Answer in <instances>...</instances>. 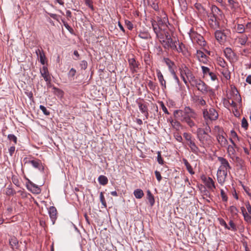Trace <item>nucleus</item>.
<instances>
[{"mask_svg": "<svg viewBox=\"0 0 251 251\" xmlns=\"http://www.w3.org/2000/svg\"><path fill=\"white\" fill-rule=\"evenodd\" d=\"M75 74L76 70L74 68H71L68 74L69 78L71 79H74V77L75 75Z\"/></svg>", "mask_w": 251, "mask_h": 251, "instance_id": "obj_43", "label": "nucleus"}, {"mask_svg": "<svg viewBox=\"0 0 251 251\" xmlns=\"http://www.w3.org/2000/svg\"><path fill=\"white\" fill-rule=\"evenodd\" d=\"M201 68L204 76L208 75L210 77L211 80L212 81H215L217 79V77L216 74L214 73L211 72L208 67L201 66Z\"/></svg>", "mask_w": 251, "mask_h": 251, "instance_id": "obj_12", "label": "nucleus"}, {"mask_svg": "<svg viewBox=\"0 0 251 251\" xmlns=\"http://www.w3.org/2000/svg\"><path fill=\"white\" fill-rule=\"evenodd\" d=\"M244 220L248 224H251V215L250 213L244 214L243 215Z\"/></svg>", "mask_w": 251, "mask_h": 251, "instance_id": "obj_45", "label": "nucleus"}, {"mask_svg": "<svg viewBox=\"0 0 251 251\" xmlns=\"http://www.w3.org/2000/svg\"><path fill=\"white\" fill-rule=\"evenodd\" d=\"M182 161L187 169V170L188 171V172L191 175H194L195 174V172L193 170L192 167L190 164V163L188 162L187 159L185 158H183Z\"/></svg>", "mask_w": 251, "mask_h": 251, "instance_id": "obj_30", "label": "nucleus"}, {"mask_svg": "<svg viewBox=\"0 0 251 251\" xmlns=\"http://www.w3.org/2000/svg\"><path fill=\"white\" fill-rule=\"evenodd\" d=\"M138 36L140 38L144 39H148L151 38L149 33L146 31L140 32Z\"/></svg>", "mask_w": 251, "mask_h": 251, "instance_id": "obj_40", "label": "nucleus"}, {"mask_svg": "<svg viewBox=\"0 0 251 251\" xmlns=\"http://www.w3.org/2000/svg\"><path fill=\"white\" fill-rule=\"evenodd\" d=\"M183 136L185 138V140L187 141H188V142L192 140V135L190 133H188L187 132H184L183 134Z\"/></svg>", "mask_w": 251, "mask_h": 251, "instance_id": "obj_51", "label": "nucleus"}, {"mask_svg": "<svg viewBox=\"0 0 251 251\" xmlns=\"http://www.w3.org/2000/svg\"><path fill=\"white\" fill-rule=\"evenodd\" d=\"M214 131L216 132V135H220L225 133L223 129L219 126H216L214 127Z\"/></svg>", "mask_w": 251, "mask_h": 251, "instance_id": "obj_39", "label": "nucleus"}, {"mask_svg": "<svg viewBox=\"0 0 251 251\" xmlns=\"http://www.w3.org/2000/svg\"><path fill=\"white\" fill-rule=\"evenodd\" d=\"M38 57L39 58L40 63L42 65H45L46 63V57L44 52H41V54Z\"/></svg>", "mask_w": 251, "mask_h": 251, "instance_id": "obj_42", "label": "nucleus"}, {"mask_svg": "<svg viewBox=\"0 0 251 251\" xmlns=\"http://www.w3.org/2000/svg\"><path fill=\"white\" fill-rule=\"evenodd\" d=\"M148 85L150 89L151 90H155L156 87V85L151 80H150L148 82Z\"/></svg>", "mask_w": 251, "mask_h": 251, "instance_id": "obj_49", "label": "nucleus"}, {"mask_svg": "<svg viewBox=\"0 0 251 251\" xmlns=\"http://www.w3.org/2000/svg\"><path fill=\"white\" fill-rule=\"evenodd\" d=\"M221 72L226 79H230V73L227 68L225 67L223 68Z\"/></svg>", "mask_w": 251, "mask_h": 251, "instance_id": "obj_32", "label": "nucleus"}, {"mask_svg": "<svg viewBox=\"0 0 251 251\" xmlns=\"http://www.w3.org/2000/svg\"><path fill=\"white\" fill-rule=\"evenodd\" d=\"M80 66L81 69L85 70L87 67V62L85 60H82L80 63Z\"/></svg>", "mask_w": 251, "mask_h": 251, "instance_id": "obj_55", "label": "nucleus"}, {"mask_svg": "<svg viewBox=\"0 0 251 251\" xmlns=\"http://www.w3.org/2000/svg\"><path fill=\"white\" fill-rule=\"evenodd\" d=\"M125 24L129 30H132L133 29V25L131 22L128 20H126Z\"/></svg>", "mask_w": 251, "mask_h": 251, "instance_id": "obj_56", "label": "nucleus"}, {"mask_svg": "<svg viewBox=\"0 0 251 251\" xmlns=\"http://www.w3.org/2000/svg\"><path fill=\"white\" fill-rule=\"evenodd\" d=\"M29 163L35 168L39 170L40 171L44 170V167L41 161L39 159L31 160Z\"/></svg>", "mask_w": 251, "mask_h": 251, "instance_id": "obj_16", "label": "nucleus"}, {"mask_svg": "<svg viewBox=\"0 0 251 251\" xmlns=\"http://www.w3.org/2000/svg\"><path fill=\"white\" fill-rule=\"evenodd\" d=\"M229 31L228 30L226 31L217 30L215 32V38L220 44H223L225 43L226 40L227 32H228Z\"/></svg>", "mask_w": 251, "mask_h": 251, "instance_id": "obj_7", "label": "nucleus"}, {"mask_svg": "<svg viewBox=\"0 0 251 251\" xmlns=\"http://www.w3.org/2000/svg\"><path fill=\"white\" fill-rule=\"evenodd\" d=\"M202 115L206 126L209 125V122L216 120L219 117L218 112L212 107L203 109Z\"/></svg>", "mask_w": 251, "mask_h": 251, "instance_id": "obj_3", "label": "nucleus"}, {"mask_svg": "<svg viewBox=\"0 0 251 251\" xmlns=\"http://www.w3.org/2000/svg\"><path fill=\"white\" fill-rule=\"evenodd\" d=\"M48 212L52 224H54L57 218V210L55 207L50 206Z\"/></svg>", "mask_w": 251, "mask_h": 251, "instance_id": "obj_19", "label": "nucleus"}, {"mask_svg": "<svg viewBox=\"0 0 251 251\" xmlns=\"http://www.w3.org/2000/svg\"><path fill=\"white\" fill-rule=\"evenodd\" d=\"M224 52L225 56L229 61H233L235 59L236 54L230 48H226Z\"/></svg>", "mask_w": 251, "mask_h": 251, "instance_id": "obj_13", "label": "nucleus"}, {"mask_svg": "<svg viewBox=\"0 0 251 251\" xmlns=\"http://www.w3.org/2000/svg\"><path fill=\"white\" fill-rule=\"evenodd\" d=\"M221 192V196L222 199V200L223 201L226 202L228 200V197L225 192L224 190L223 189H221L220 190Z\"/></svg>", "mask_w": 251, "mask_h": 251, "instance_id": "obj_47", "label": "nucleus"}, {"mask_svg": "<svg viewBox=\"0 0 251 251\" xmlns=\"http://www.w3.org/2000/svg\"><path fill=\"white\" fill-rule=\"evenodd\" d=\"M218 143L222 147H226L228 145V141L226 139V134L220 135H216Z\"/></svg>", "mask_w": 251, "mask_h": 251, "instance_id": "obj_14", "label": "nucleus"}, {"mask_svg": "<svg viewBox=\"0 0 251 251\" xmlns=\"http://www.w3.org/2000/svg\"><path fill=\"white\" fill-rule=\"evenodd\" d=\"M191 84L192 86L197 87V89L203 94L213 93L212 89L200 79L196 78Z\"/></svg>", "mask_w": 251, "mask_h": 251, "instance_id": "obj_4", "label": "nucleus"}, {"mask_svg": "<svg viewBox=\"0 0 251 251\" xmlns=\"http://www.w3.org/2000/svg\"><path fill=\"white\" fill-rule=\"evenodd\" d=\"M211 11L213 14L212 18L210 19V20L213 22H215V25H217L216 23V14H219L220 12V9L216 5H213L211 6Z\"/></svg>", "mask_w": 251, "mask_h": 251, "instance_id": "obj_25", "label": "nucleus"}, {"mask_svg": "<svg viewBox=\"0 0 251 251\" xmlns=\"http://www.w3.org/2000/svg\"><path fill=\"white\" fill-rule=\"evenodd\" d=\"M9 244L13 250H14V247L16 246V240L14 238L9 239Z\"/></svg>", "mask_w": 251, "mask_h": 251, "instance_id": "obj_62", "label": "nucleus"}, {"mask_svg": "<svg viewBox=\"0 0 251 251\" xmlns=\"http://www.w3.org/2000/svg\"><path fill=\"white\" fill-rule=\"evenodd\" d=\"M163 60L168 66L169 71L170 73L175 71L176 66L173 61L170 60L169 58H164Z\"/></svg>", "mask_w": 251, "mask_h": 251, "instance_id": "obj_20", "label": "nucleus"}, {"mask_svg": "<svg viewBox=\"0 0 251 251\" xmlns=\"http://www.w3.org/2000/svg\"><path fill=\"white\" fill-rule=\"evenodd\" d=\"M149 4L155 11L159 10V7L156 0H149Z\"/></svg>", "mask_w": 251, "mask_h": 251, "instance_id": "obj_33", "label": "nucleus"}, {"mask_svg": "<svg viewBox=\"0 0 251 251\" xmlns=\"http://www.w3.org/2000/svg\"><path fill=\"white\" fill-rule=\"evenodd\" d=\"M189 36L193 43H197L201 47H204L206 45V42L204 38L201 34L190 30Z\"/></svg>", "mask_w": 251, "mask_h": 251, "instance_id": "obj_5", "label": "nucleus"}, {"mask_svg": "<svg viewBox=\"0 0 251 251\" xmlns=\"http://www.w3.org/2000/svg\"><path fill=\"white\" fill-rule=\"evenodd\" d=\"M194 7L201 13H204L205 11V9L200 3H196L194 4Z\"/></svg>", "mask_w": 251, "mask_h": 251, "instance_id": "obj_37", "label": "nucleus"}, {"mask_svg": "<svg viewBox=\"0 0 251 251\" xmlns=\"http://www.w3.org/2000/svg\"><path fill=\"white\" fill-rule=\"evenodd\" d=\"M193 102L201 105H204L206 104L205 101L201 98L198 96H194L192 98Z\"/></svg>", "mask_w": 251, "mask_h": 251, "instance_id": "obj_27", "label": "nucleus"}, {"mask_svg": "<svg viewBox=\"0 0 251 251\" xmlns=\"http://www.w3.org/2000/svg\"><path fill=\"white\" fill-rule=\"evenodd\" d=\"M181 70H182V73L186 75L191 83L196 79V77L194 75L192 72L186 65L180 68V72H181Z\"/></svg>", "mask_w": 251, "mask_h": 251, "instance_id": "obj_10", "label": "nucleus"}, {"mask_svg": "<svg viewBox=\"0 0 251 251\" xmlns=\"http://www.w3.org/2000/svg\"><path fill=\"white\" fill-rule=\"evenodd\" d=\"M229 225L230 226H229L230 227V230H233V231L236 230L237 228H236V225L234 223L233 221L230 220L229 222Z\"/></svg>", "mask_w": 251, "mask_h": 251, "instance_id": "obj_54", "label": "nucleus"}, {"mask_svg": "<svg viewBox=\"0 0 251 251\" xmlns=\"http://www.w3.org/2000/svg\"><path fill=\"white\" fill-rule=\"evenodd\" d=\"M172 75L174 79L175 80L176 82L177 83V84H179V83H180V81H179V78L177 76L176 74V72L175 71H174L172 73H170Z\"/></svg>", "mask_w": 251, "mask_h": 251, "instance_id": "obj_59", "label": "nucleus"}, {"mask_svg": "<svg viewBox=\"0 0 251 251\" xmlns=\"http://www.w3.org/2000/svg\"><path fill=\"white\" fill-rule=\"evenodd\" d=\"M157 160L159 164L161 165L163 164L164 161L161 157V153L159 151H158L157 152Z\"/></svg>", "mask_w": 251, "mask_h": 251, "instance_id": "obj_53", "label": "nucleus"}, {"mask_svg": "<svg viewBox=\"0 0 251 251\" xmlns=\"http://www.w3.org/2000/svg\"><path fill=\"white\" fill-rule=\"evenodd\" d=\"M204 182L209 190L213 191V189L216 188L215 182L211 177L205 178Z\"/></svg>", "mask_w": 251, "mask_h": 251, "instance_id": "obj_21", "label": "nucleus"}, {"mask_svg": "<svg viewBox=\"0 0 251 251\" xmlns=\"http://www.w3.org/2000/svg\"><path fill=\"white\" fill-rule=\"evenodd\" d=\"M53 89L54 90V93L55 95L60 97L63 96V92L61 90L54 86L53 87Z\"/></svg>", "mask_w": 251, "mask_h": 251, "instance_id": "obj_41", "label": "nucleus"}, {"mask_svg": "<svg viewBox=\"0 0 251 251\" xmlns=\"http://www.w3.org/2000/svg\"><path fill=\"white\" fill-rule=\"evenodd\" d=\"M228 171L218 169L217 173V181L221 185H223L226 181Z\"/></svg>", "mask_w": 251, "mask_h": 251, "instance_id": "obj_8", "label": "nucleus"}, {"mask_svg": "<svg viewBox=\"0 0 251 251\" xmlns=\"http://www.w3.org/2000/svg\"><path fill=\"white\" fill-rule=\"evenodd\" d=\"M100 202H101V204L104 207H106V201L105 200L104 197L103 193L102 192H101L100 193Z\"/></svg>", "mask_w": 251, "mask_h": 251, "instance_id": "obj_50", "label": "nucleus"}, {"mask_svg": "<svg viewBox=\"0 0 251 251\" xmlns=\"http://www.w3.org/2000/svg\"><path fill=\"white\" fill-rule=\"evenodd\" d=\"M237 40L238 44L241 46H245L248 40V37L247 35L244 34L238 36Z\"/></svg>", "mask_w": 251, "mask_h": 251, "instance_id": "obj_26", "label": "nucleus"}, {"mask_svg": "<svg viewBox=\"0 0 251 251\" xmlns=\"http://www.w3.org/2000/svg\"><path fill=\"white\" fill-rule=\"evenodd\" d=\"M136 102L137 103L139 110L142 113L148 110L147 102L142 103L141 101H138V100H137Z\"/></svg>", "mask_w": 251, "mask_h": 251, "instance_id": "obj_28", "label": "nucleus"}, {"mask_svg": "<svg viewBox=\"0 0 251 251\" xmlns=\"http://www.w3.org/2000/svg\"><path fill=\"white\" fill-rule=\"evenodd\" d=\"M156 74L162 89L163 90H164L166 88V80L164 79V76L159 70H156Z\"/></svg>", "mask_w": 251, "mask_h": 251, "instance_id": "obj_17", "label": "nucleus"}, {"mask_svg": "<svg viewBox=\"0 0 251 251\" xmlns=\"http://www.w3.org/2000/svg\"><path fill=\"white\" fill-rule=\"evenodd\" d=\"M218 64H219V65L220 66H221L223 68H225L226 66V62H225V61L222 59V58H220L219 60H218Z\"/></svg>", "mask_w": 251, "mask_h": 251, "instance_id": "obj_58", "label": "nucleus"}, {"mask_svg": "<svg viewBox=\"0 0 251 251\" xmlns=\"http://www.w3.org/2000/svg\"><path fill=\"white\" fill-rule=\"evenodd\" d=\"M188 145L190 148L191 151L195 154L198 155L200 152V150L199 147L195 144L194 141L192 140L188 142Z\"/></svg>", "mask_w": 251, "mask_h": 251, "instance_id": "obj_23", "label": "nucleus"}, {"mask_svg": "<svg viewBox=\"0 0 251 251\" xmlns=\"http://www.w3.org/2000/svg\"><path fill=\"white\" fill-rule=\"evenodd\" d=\"M41 76L44 78L45 81H49L48 78L50 77L48 67L44 66L40 70Z\"/></svg>", "mask_w": 251, "mask_h": 251, "instance_id": "obj_22", "label": "nucleus"}, {"mask_svg": "<svg viewBox=\"0 0 251 251\" xmlns=\"http://www.w3.org/2000/svg\"><path fill=\"white\" fill-rule=\"evenodd\" d=\"M156 178L158 182H160L162 179V176L160 172L158 171H155L154 172Z\"/></svg>", "mask_w": 251, "mask_h": 251, "instance_id": "obj_63", "label": "nucleus"}, {"mask_svg": "<svg viewBox=\"0 0 251 251\" xmlns=\"http://www.w3.org/2000/svg\"><path fill=\"white\" fill-rule=\"evenodd\" d=\"M165 39L160 41L164 49L168 50L170 48H176V41H174L168 32L165 33Z\"/></svg>", "mask_w": 251, "mask_h": 251, "instance_id": "obj_6", "label": "nucleus"}, {"mask_svg": "<svg viewBox=\"0 0 251 251\" xmlns=\"http://www.w3.org/2000/svg\"><path fill=\"white\" fill-rule=\"evenodd\" d=\"M248 126V123L247 121L245 118H243L242 120V127L247 129Z\"/></svg>", "mask_w": 251, "mask_h": 251, "instance_id": "obj_60", "label": "nucleus"}, {"mask_svg": "<svg viewBox=\"0 0 251 251\" xmlns=\"http://www.w3.org/2000/svg\"><path fill=\"white\" fill-rule=\"evenodd\" d=\"M218 160L220 162L221 165L219 167V169L224 170L229 172L231 169L228 160L224 157H218Z\"/></svg>", "mask_w": 251, "mask_h": 251, "instance_id": "obj_9", "label": "nucleus"}, {"mask_svg": "<svg viewBox=\"0 0 251 251\" xmlns=\"http://www.w3.org/2000/svg\"><path fill=\"white\" fill-rule=\"evenodd\" d=\"M129 68L132 73L134 74L138 72L139 63L136 61L134 58H129L128 59Z\"/></svg>", "mask_w": 251, "mask_h": 251, "instance_id": "obj_11", "label": "nucleus"}, {"mask_svg": "<svg viewBox=\"0 0 251 251\" xmlns=\"http://www.w3.org/2000/svg\"><path fill=\"white\" fill-rule=\"evenodd\" d=\"M196 56L200 62H201L203 64H206L207 63V57L203 51L200 50H197L196 53Z\"/></svg>", "mask_w": 251, "mask_h": 251, "instance_id": "obj_15", "label": "nucleus"}, {"mask_svg": "<svg viewBox=\"0 0 251 251\" xmlns=\"http://www.w3.org/2000/svg\"><path fill=\"white\" fill-rule=\"evenodd\" d=\"M147 199L149 201V202L150 203L151 206H153L154 204V198L153 195L150 192V191H148L147 192Z\"/></svg>", "mask_w": 251, "mask_h": 251, "instance_id": "obj_34", "label": "nucleus"}, {"mask_svg": "<svg viewBox=\"0 0 251 251\" xmlns=\"http://www.w3.org/2000/svg\"><path fill=\"white\" fill-rule=\"evenodd\" d=\"M235 29L236 32L242 34L245 31V27L243 24H237L235 26Z\"/></svg>", "mask_w": 251, "mask_h": 251, "instance_id": "obj_31", "label": "nucleus"}, {"mask_svg": "<svg viewBox=\"0 0 251 251\" xmlns=\"http://www.w3.org/2000/svg\"><path fill=\"white\" fill-rule=\"evenodd\" d=\"M236 148V147H233V146H231V145L228 146L227 152L228 156L232 159H233V158L234 157V155L236 152L235 148Z\"/></svg>", "mask_w": 251, "mask_h": 251, "instance_id": "obj_29", "label": "nucleus"}, {"mask_svg": "<svg viewBox=\"0 0 251 251\" xmlns=\"http://www.w3.org/2000/svg\"><path fill=\"white\" fill-rule=\"evenodd\" d=\"M134 195L136 198L141 199L144 196V193L141 189H137L134 190Z\"/></svg>", "mask_w": 251, "mask_h": 251, "instance_id": "obj_38", "label": "nucleus"}, {"mask_svg": "<svg viewBox=\"0 0 251 251\" xmlns=\"http://www.w3.org/2000/svg\"><path fill=\"white\" fill-rule=\"evenodd\" d=\"M229 210L233 215H237L238 213V210L235 206L232 205L229 207Z\"/></svg>", "mask_w": 251, "mask_h": 251, "instance_id": "obj_44", "label": "nucleus"}, {"mask_svg": "<svg viewBox=\"0 0 251 251\" xmlns=\"http://www.w3.org/2000/svg\"><path fill=\"white\" fill-rule=\"evenodd\" d=\"M173 114L176 118L186 123L189 127H193L196 126L193 120L197 119L198 114L190 107L185 106L183 110H176Z\"/></svg>", "mask_w": 251, "mask_h": 251, "instance_id": "obj_1", "label": "nucleus"}, {"mask_svg": "<svg viewBox=\"0 0 251 251\" xmlns=\"http://www.w3.org/2000/svg\"><path fill=\"white\" fill-rule=\"evenodd\" d=\"M28 189L33 193L38 194L41 193L40 188L32 182H29L27 185Z\"/></svg>", "mask_w": 251, "mask_h": 251, "instance_id": "obj_18", "label": "nucleus"}, {"mask_svg": "<svg viewBox=\"0 0 251 251\" xmlns=\"http://www.w3.org/2000/svg\"><path fill=\"white\" fill-rule=\"evenodd\" d=\"M14 194V190L8 186L6 189V194L8 196L13 195Z\"/></svg>", "mask_w": 251, "mask_h": 251, "instance_id": "obj_52", "label": "nucleus"}, {"mask_svg": "<svg viewBox=\"0 0 251 251\" xmlns=\"http://www.w3.org/2000/svg\"><path fill=\"white\" fill-rule=\"evenodd\" d=\"M160 106L162 109V110L163 111V112L167 114H169V112H168L167 108L166 107V106H165L164 103L162 102V101H161L160 102Z\"/></svg>", "mask_w": 251, "mask_h": 251, "instance_id": "obj_61", "label": "nucleus"}, {"mask_svg": "<svg viewBox=\"0 0 251 251\" xmlns=\"http://www.w3.org/2000/svg\"><path fill=\"white\" fill-rule=\"evenodd\" d=\"M108 179L106 176L100 175L98 177V181L99 183L102 185H105L108 183Z\"/></svg>", "mask_w": 251, "mask_h": 251, "instance_id": "obj_36", "label": "nucleus"}, {"mask_svg": "<svg viewBox=\"0 0 251 251\" xmlns=\"http://www.w3.org/2000/svg\"><path fill=\"white\" fill-rule=\"evenodd\" d=\"M226 102H227L229 105L232 106L235 109L237 110V104L233 100H231L230 101L229 100H226Z\"/></svg>", "mask_w": 251, "mask_h": 251, "instance_id": "obj_64", "label": "nucleus"}, {"mask_svg": "<svg viewBox=\"0 0 251 251\" xmlns=\"http://www.w3.org/2000/svg\"><path fill=\"white\" fill-rule=\"evenodd\" d=\"M40 109L42 111V112L46 116H48L50 115V112L49 110L47 109V108L43 105H40L39 106Z\"/></svg>", "mask_w": 251, "mask_h": 251, "instance_id": "obj_48", "label": "nucleus"}, {"mask_svg": "<svg viewBox=\"0 0 251 251\" xmlns=\"http://www.w3.org/2000/svg\"><path fill=\"white\" fill-rule=\"evenodd\" d=\"M85 4L87 6H88L89 8H90L92 10L94 9V7L93 5V2L91 0H84Z\"/></svg>", "mask_w": 251, "mask_h": 251, "instance_id": "obj_57", "label": "nucleus"}, {"mask_svg": "<svg viewBox=\"0 0 251 251\" xmlns=\"http://www.w3.org/2000/svg\"><path fill=\"white\" fill-rule=\"evenodd\" d=\"M177 44V43L176 44ZM178 46L176 45V48H173L172 50L177 51L178 52H182L184 53V49L185 48L184 45L182 43L178 42Z\"/></svg>", "mask_w": 251, "mask_h": 251, "instance_id": "obj_35", "label": "nucleus"}, {"mask_svg": "<svg viewBox=\"0 0 251 251\" xmlns=\"http://www.w3.org/2000/svg\"><path fill=\"white\" fill-rule=\"evenodd\" d=\"M218 220L219 221L220 224L224 226V227L227 229L230 230V227L227 226L225 221L222 218H219Z\"/></svg>", "mask_w": 251, "mask_h": 251, "instance_id": "obj_46", "label": "nucleus"}, {"mask_svg": "<svg viewBox=\"0 0 251 251\" xmlns=\"http://www.w3.org/2000/svg\"><path fill=\"white\" fill-rule=\"evenodd\" d=\"M209 125L205 128H198L197 130V137L200 143V147L206 149L210 147L213 144V137L208 134L211 132Z\"/></svg>", "mask_w": 251, "mask_h": 251, "instance_id": "obj_2", "label": "nucleus"}, {"mask_svg": "<svg viewBox=\"0 0 251 251\" xmlns=\"http://www.w3.org/2000/svg\"><path fill=\"white\" fill-rule=\"evenodd\" d=\"M152 26L154 32L156 34V37L160 39H163L162 34L160 33V28L155 21L152 23Z\"/></svg>", "mask_w": 251, "mask_h": 251, "instance_id": "obj_24", "label": "nucleus"}]
</instances>
